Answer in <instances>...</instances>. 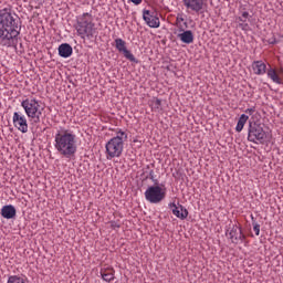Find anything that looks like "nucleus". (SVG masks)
<instances>
[{
    "instance_id": "nucleus-13",
    "label": "nucleus",
    "mask_w": 283,
    "mask_h": 283,
    "mask_svg": "<svg viewBox=\"0 0 283 283\" xmlns=\"http://www.w3.org/2000/svg\"><path fill=\"white\" fill-rule=\"evenodd\" d=\"M229 238L233 244H240V242L247 240V235L242 232V228L235 224L230 229Z\"/></svg>"
},
{
    "instance_id": "nucleus-4",
    "label": "nucleus",
    "mask_w": 283,
    "mask_h": 283,
    "mask_svg": "<svg viewBox=\"0 0 283 283\" xmlns=\"http://www.w3.org/2000/svg\"><path fill=\"white\" fill-rule=\"evenodd\" d=\"M21 107L29 119L33 123H41V116H43V111L45 109L41 101L36 99V97H27L21 102Z\"/></svg>"
},
{
    "instance_id": "nucleus-28",
    "label": "nucleus",
    "mask_w": 283,
    "mask_h": 283,
    "mask_svg": "<svg viewBox=\"0 0 283 283\" xmlns=\"http://www.w3.org/2000/svg\"><path fill=\"white\" fill-rule=\"evenodd\" d=\"M130 3H134V6H140L143 3V0H129Z\"/></svg>"
},
{
    "instance_id": "nucleus-7",
    "label": "nucleus",
    "mask_w": 283,
    "mask_h": 283,
    "mask_svg": "<svg viewBox=\"0 0 283 283\" xmlns=\"http://www.w3.org/2000/svg\"><path fill=\"white\" fill-rule=\"evenodd\" d=\"M144 196L150 205H159V202H163V200L167 198V188H163L158 185L149 186Z\"/></svg>"
},
{
    "instance_id": "nucleus-6",
    "label": "nucleus",
    "mask_w": 283,
    "mask_h": 283,
    "mask_svg": "<svg viewBox=\"0 0 283 283\" xmlns=\"http://www.w3.org/2000/svg\"><path fill=\"white\" fill-rule=\"evenodd\" d=\"M252 70L258 76L268 74V77H270L273 83H276V85L283 84V67L279 70L270 67L266 71V64L263 61H254L252 63Z\"/></svg>"
},
{
    "instance_id": "nucleus-16",
    "label": "nucleus",
    "mask_w": 283,
    "mask_h": 283,
    "mask_svg": "<svg viewBox=\"0 0 283 283\" xmlns=\"http://www.w3.org/2000/svg\"><path fill=\"white\" fill-rule=\"evenodd\" d=\"M1 216L6 220H12V218H17V208L12 205L3 206L1 208Z\"/></svg>"
},
{
    "instance_id": "nucleus-23",
    "label": "nucleus",
    "mask_w": 283,
    "mask_h": 283,
    "mask_svg": "<svg viewBox=\"0 0 283 283\" xmlns=\"http://www.w3.org/2000/svg\"><path fill=\"white\" fill-rule=\"evenodd\" d=\"M247 19H249V12L244 11L242 12L241 17L239 18V20L242 22V23H247Z\"/></svg>"
},
{
    "instance_id": "nucleus-8",
    "label": "nucleus",
    "mask_w": 283,
    "mask_h": 283,
    "mask_svg": "<svg viewBox=\"0 0 283 283\" xmlns=\"http://www.w3.org/2000/svg\"><path fill=\"white\" fill-rule=\"evenodd\" d=\"M269 136L266 135V132H264V128L262 125L258 123H250L249 132H248V140L250 143H254L258 145L260 143L261 145L266 143V139Z\"/></svg>"
},
{
    "instance_id": "nucleus-10",
    "label": "nucleus",
    "mask_w": 283,
    "mask_h": 283,
    "mask_svg": "<svg viewBox=\"0 0 283 283\" xmlns=\"http://www.w3.org/2000/svg\"><path fill=\"white\" fill-rule=\"evenodd\" d=\"M115 48L116 50L127 59V61H130V63H137L136 56L132 54V51L127 49V42L125 40L117 38L115 39Z\"/></svg>"
},
{
    "instance_id": "nucleus-12",
    "label": "nucleus",
    "mask_w": 283,
    "mask_h": 283,
    "mask_svg": "<svg viewBox=\"0 0 283 283\" xmlns=\"http://www.w3.org/2000/svg\"><path fill=\"white\" fill-rule=\"evenodd\" d=\"M184 6L188 12H202L205 9V0H184Z\"/></svg>"
},
{
    "instance_id": "nucleus-29",
    "label": "nucleus",
    "mask_w": 283,
    "mask_h": 283,
    "mask_svg": "<svg viewBox=\"0 0 283 283\" xmlns=\"http://www.w3.org/2000/svg\"><path fill=\"white\" fill-rule=\"evenodd\" d=\"M240 27L242 28V30H249V24H240Z\"/></svg>"
},
{
    "instance_id": "nucleus-21",
    "label": "nucleus",
    "mask_w": 283,
    "mask_h": 283,
    "mask_svg": "<svg viewBox=\"0 0 283 283\" xmlns=\"http://www.w3.org/2000/svg\"><path fill=\"white\" fill-rule=\"evenodd\" d=\"M149 106L151 107L153 112H163V101L157 97H153L150 99Z\"/></svg>"
},
{
    "instance_id": "nucleus-14",
    "label": "nucleus",
    "mask_w": 283,
    "mask_h": 283,
    "mask_svg": "<svg viewBox=\"0 0 283 283\" xmlns=\"http://www.w3.org/2000/svg\"><path fill=\"white\" fill-rule=\"evenodd\" d=\"M172 213L176 216V218H179V220H186V218L189 216V211L182 207V205H176V202H172L169 205Z\"/></svg>"
},
{
    "instance_id": "nucleus-25",
    "label": "nucleus",
    "mask_w": 283,
    "mask_h": 283,
    "mask_svg": "<svg viewBox=\"0 0 283 283\" xmlns=\"http://www.w3.org/2000/svg\"><path fill=\"white\" fill-rule=\"evenodd\" d=\"M253 231L255 232V235H260V224L253 223Z\"/></svg>"
},
{
    "instance_id": "nucleus-17",
    "label": "nucleus",
    "mask_w": 283,
    "mask_h": 283,
    "mask_svg": "<svg viewBox=\"0 0 283 283\" xmlns=\"http://www.w3.org/2000/svg\"><path fill=\"white\" fill-rule=\"evenodd\" d=\"M59 54L60 56H62V59H70V56H72L74 50L72 49V45H70L69 43H62L59 49Z\"/></svg>"
},
{
    "instance_id": "nucleus-22",
    "label": "nucleus",
    "mask_w": 283,
    "mask_h": 283,
    "mask_svg": "<svg viewBox=\"0 0 283 283\" xmlns=\"http://www.w3.org/2000/svg\"><path fill=\"white\" fill-rule=\"evenodd\" d=\"M247 120H249V116L242 114L237 123L235 132H242V129H244V125H247Z\"/></svg>"
},
{
    "instance_id": "nucleus-11",
    "label": "nucleus",
    "mask_w": 283,
    "mask_h": 283,
    "mask_svg": "<svg viewBox=\"0 0 283 283\" xmlns=\"http://www.w3.org/2000/svg\"><path fill=\"white\" fill-rule=\"evenodd\" d=\"M143 19L148 28H160V18L156 12L145 9L143 11Z\"/></svg>"
},
{
    "instance_id": "nucleus-18",
    "label": "nucleus",
    "mask_w": 283,
    "mask_h": 283,
    "mask_svg": "<svg viewBox=\"0 0 283 283\" xmlns=\"http://www.w3.org/2000/svg\"><path fill=\"white\" fill-rule=\"evenodd\" d=\"M99 273L104 282H114V275L116 273L114 268H103Z\"/></svg>"
},
{
    "instance_id": "nucleus-2",
    "label": "nucleus",
    "mask_w": 283,
    "mask_h": 283,
    "mask_svg": "<svg viewBox=\"0 0 283 283\" xmlns=\"http://www.w3.org/2000/svg\"><path fill=\"white\" fill-rule=\"evenodd\" d=\"M19 22L14 18L12 7L7 4L0 9V45L4 48H12L14 39L19 36Z\"/></svg>"
},
{
    "instance_id": "nucleus-20",
    "label": "nucleus",
    "mask_w": 283,
    "mask_h": 283,
    "mask_svg": "<svg viewBox=\"0 0 283 283\" xmlns=\"http://www.w3.org/2000/svg\"><path fill=\"white\" fill-rule=\"evenodd\" d=\"M7 283H30L28 276L23 274H14L8 277Z\"/></svg>"
},
{
    "instance_id": "nucleus-19",
    "label": "nucleus",
    "mask_w": 283,
    "mask_h": 283,
    "mask_svg": "<svg viewBox=\"0 0 283 283\" xmlns=\"http://www.w3.org/2000/svg\"><path fill=\"white\" fill-rule=\"evenodd\" d=\"M175 25L178 28L179 32H185V30L189 28V24L185 21L182 13L177 14Z\"/></svg>"
},
{
    "instance_id": "nucleus-24",
    "label": "nucleus",
    "mask_w": 283,
    "mask_h": 283,
    "mask_svg": "<svg viewBox=\"0 0 283 283\" xmlns=\"http://www.w3.org/2000/svg\"><path fill=\"white\" fill-rule=\"evenodd\" d=\"M149 179H150L153 182H158V179H156V172H154V170H150V171H149Z\"/></svg>"
},
{
    "instance_id": "nucleus-5",
    "label": "nucleus",
    "mask_w": 283,
    "mask_h": 283,
    "mask_svg": "<svg viewBox=\"0 0 283 283\" xmlns=\"http://www.w3.org/2000/svg\"><path fill=\"white\" fill-rule=\"evenodd\" d=\"M75 30L81 39H93L96 32L94 17L92 13H83L77 17Z\"/></svg>"
},
{
    "instance_id": "nucleus-1",
    "label": "nucleus",
    "mask_w": 283,
    "mask_h": 283,
    "mask_svg": "<svg viewBox=\"0 0 283 283\" xmlns=\"http://www.w3.org/2000/svg\"><path fill=\"white\" fill-rule=\"evenodd\" d=\"M53 145L62 158H74L78 151V137L70 127L57 126Z\"/></svg>"
},
{
    "instance_id": "nucleus-9",
    "label": "nucleus",
    "mask_w": 283,
    "mask_h": 283,
    "mask_svg": "<svg viewBox=\"0 0 283 283\" xmlns=\"http://www.w3.org/2000/svg\"><path fill=\"white\" fill-rule=\"evenodd\" d=\"M12 123L18 132L21 134H28V118L21 112H14Z\"/></svg>"
},
{
    "instance_id": "nucleus-27",
    "label": "nucleus",
    "mask_w": 283,
    "mask_h": 283,
    "mask_svg": "<svg viewBox=\"0 0 283 283\" xmlns=\"http://www.w3.org/2000/svg\"><path fill=\"white\" fill-rule=\"evenodd\" d=\"M245 114H249V116H252V114H255V108H247Z\"/></svg>"
},
{
    "instance_id": "nucleus-15",
    "label": "nucleus",
    "mask_w": 283,
    "mask_h": 283,
    "mask_svg": "<svg viewBox=\"0 0 283 283\" xmlns=\"http://www.w3.org/2000/svg\"><path fill=\"white\" fill-rule=\"evenodd\" d=\"M181 33L177 34V38L181 41V43H186V45H191L193 43V31L185 29L184 31H179Z\"/></svg>"
},
{
    "instance_id": "nucleus-3",
    "label": "nucleus",
    "mask_w": 283,
    "mask_h": 283,
    "mask_svg": "<svg viewBox=\"0 0 283 283\" xmlns=\"http://www.w3.org/2000/svg\"><path fill=\"white\" fill-rule=\"evenodd\" d=\"M125 143H127V132L117 129L116 136L111 138L105 145L106 159L112 160L114 158H120L125 149Z\"/></svg>"
},
{
    "instance_id": "nucleus-26",
    "label": "nucleus",
    "mask_w": 283,
    "mask_h": 283,
    "mask_svg": "<svg viewBox=\"0 0 283 283\" xmlns=\"http://www.w3.org/2000/svg\"><path fill=\"white\" fill-rule=\"evenodd\" d=\"M111 229H120V224H118L116 221H111Z\"/></svg>"
}]
</instances>
